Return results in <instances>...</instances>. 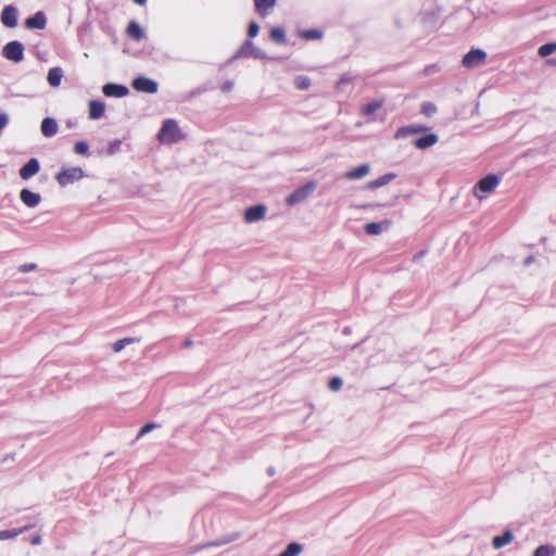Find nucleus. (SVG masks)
<instances>
[{
  "label": "nucleus",
  "mask_w": 556,
  "mask_h": 556,
  "mask_svg": "<svg viewBox=\"0 0 556 556\" xmlns=\"http://www.w3.org/2000/svg\"><path fill=\"white\" fill-rule=\"evenodd\" d=\"M184 138L182 132L175 119H165L157 135L160 142L172 144Z\"/></svg>",
  "instance_id": "f257e3e1"
},
{
  "label": "nucleus",
  "mask_w": 556,
  "mask_h": 556,
  "mask_svg": "<svg viewBox=\"0 0 556 556\" xmlns=\"http://www.w3.org/2000/svg\"><path fill=\"white\" fill-rule=\"evenodd\" d=\"M501 177L495 174L486 175L481 178L472 189V195L478 200H483L488 194L492 193L500 185Z\"/></svg>",
  "instance_id": "f03ea898"
},
{
  "label": "nucleus",
  "mask_w": 556,
  "mask_h": 556,
  "mask_svg": "<svg viewBox=\"0 0 556 556\" xmlns=\"http://www.w3.org/2000/svg\"><path fill=\"white\" fill-rule=\"evenodd\" d=\"M317 185L315 181H307L305 185L299 187L286 198V204L294 206L304 202L315 191Z\"/></svg>",
  "instance_id": "7ed1b4c3"
},
{
  "label": "nucleus",
  "mask_w": 556,
  "mask_h": 556,
  "mask_svg": "<svg viewBox=\"0 0 556 556\" xmlns=\"http://www.w3.org/2000/svg\"><path fill=\"white\" fill-rule=\"evenodd\" d=\"M84 176L85 173L80 167H68L59 172L55 179L60 186L65 187L70 184L80 180L84 178Z\"/></svg>",
  "instance_id": "20e7f679"
},
{
  "label": "nucleus",
  "mask_w": 556,
  "mask_h": 556,
  "mask_svg": "<svg viewBox=\"0 0 556 556\" xmlns=\"http://www.w3.org/2000/svg\"><path fill=\"white\" fill-rule=\"evenodd\" d=\"M2 55L14 63H20L24 59V46L17 40L8 42L2 49Z\"/></svg>",
  "instance_id": "39448f33"
},
{
  "label": "nucleus",
  "mask_w": 556,
  "mask_h": 556,
  "mask_svg": "<svg viewBox=\"0 0 556 556\" xmlns=\"http://www.w3.org/2000/svg\"><path fill=\"white\" fill-rule=\"evenodd\" d=\"M486 53L481 49H471L463 58L462 64L466 68H476L484 64Z\"/></svg>",
  "instance_id": "423d86ee"
},
{
  "label": "nucleus",
  "mask_w": 556,
  "mask_h": 556,
  "mask_svg": "<svg viewBox=\"0 0 556 556\" xmlns=\"http://www.w3.org/2000/svg\"><path fill=\"white\" fill-rule=\"evenodd\" d=\"M235 58H253V59H266V53L256 48L252 41H245L244 45L236 53Z\"/></svg>",
  "instance_id": "0eeeda50"
},
{
  "label": "nucleus",
  "mask_w": 556,
  "mask_h": 556,
  "mask_svg": "<svg viewBox=\"0 0 556 556\" xmlns=\"http://www.w3.org/2000/svg\"><path fill=\"white\" fill-rule=\"evenodd\" d=\"M131 86L135 90L146 93H156L159 89L157 83L147 77L135 78Z\"/></svg>",
  "instance_id": "6e6552de"
},
{
  "label": "nucleus",
  "mask_w": 556,
  "mask_h": 556,
  "mask_svg": "<svg viewBox=\"0 0 556 556\" xmlns=\"http://www.w3.org/2000/svg\"><path fill=\"white\" fill-rule=\"evenodd\" d=\"M267 208L263 204L250 206L244 211V222L248 224L256 223L265 218Z\"/></svg>",
  "instance_id": "1a4fd4ad"
},
{
  "label": "nucleus",
  "mask_w": 556,
  "mask_h": 556,
  "mask_svg": "<svg viewBox=\"0 0 556 556\" xmlns=\"http://www.w3.org/2000/svg\"><path fill=\"white\" fill-rule=\"evenodd\" d=\"M20 199L25 206L30 208L38 206L41 202V195L29 189H22L20 192Z\"/></svg>",
  "instance_id": "9d476101"
},
{
  "label": "nucleus",
  "mask_w": 556,
  "mask_h": 556,
  "mask_svg": "<svg viewBox=\"0 0 556 556\" xmlns=\"http://www.w3.org/2000/svg\"><path fill=\"white\" fill-rule=\"evenodd\" d=\"M40 169V164L37 159H30L21 169L20 176L24 180L30 179Z\"/></svg>",
  "instance_id": "9b49d317"
},
{
  "label": "nucleus",
  "mask_w": 556,
  "mask_h": 556,
  "mask_svg": "<svg viewBox=\"0 0 556 556\" xmlns=\"http://www.w3.org/2000/svg\"><path fill=\"white\" fill-rule=\"evenodd\" d=\"M1 22L7 27H15L17 24V10L12 5L5 7L1 13Z\"/></svg>",
  "instance_id": "f8f14e48"
},
{
  "label": "nucleus",
  "mask_w": 556,
  "mask_h": 556,
  "mask_svg": "<svg viewBox=\"0 0 556 556\" xmlns=\"http://www.w3.org/2000/svg\"><path fill=\"white\" fill-rule=\"evenodd\" d=\"M102 91L106 97L123 98L128 94V88L117 84H106L103 86Z\"/></svg>",
  "instance_id": "ddd939ff"
},
{
  "label": "nucleus",
  "mask_w": 556,
  "mask_h": 556,
  "mask_svg": "<svg viewBox=\"0 0 556 556\" xmlns=\"http://www.w3.org/2000/svg\"><path fill=\"white\" fill-rule=\"evenodd\" d=\"M47 24V18L43 12H36L33 16L25 21V25L29 29H43Z\"/></svg>",
  "instance_id": "4468645a"
},
{
  "label": "nucleus",
  "mask_w": 556,
  "mask_h": 556,
  "mask_svg": "<svg viewBox=\"0 0 556 556\" xmlns=\"http://www.w3.org/2000/svg\"><path fill=\"white\" fill-rule=\"evenodd\" d=\"M105 104L99 100H91L88 104V115L90 119H99L104 115Z\"/></svg>",
  "instance_id": "2eb2a0df"
},
{
  "label": "nucleus",
  "mask_w": 556,
  "mask_h": 556,
  "mask_svg": "<svg viewBox=\"0 0 556 556\" xmlns=\"http://www.w3.org/2000/svg\"><path fill=\"white\" fill-rule=\"evenodd\" d=\"M40 129L45 137L51 138L56 135L59 125L54 118L46 117L41 122Z\"/></svg>",
  "instance_id": "dca6fc26"
},
{
  "label": "nucleus",
  "mask_w": 556,
  "mask_h": 556,
  "mask_svg": "<svg viewBox=\"0 0 556 556\" xmlns=\"http://www.w3.org/2000/svg\"><path fill=\"white\" fill-rule=\"evenodd\" d=\"M370 173V166L368 164H362L358 167L348 170L344 177L349 180H358L366 177Z\"/></svg>",
  "instance_id": "f3484780"
},
{
  "label": "nucleus",
  "mask_w": 556,
  "mask_h": 556,
  "mask_svg": "<svg viewBox=\"0 0 556 556\" xmlns=\"http://www.w3.org/2000/svg\"><path fill=\"white\" fill-rule=\"evenodd\" d=\"M426 129L427 128L425 126L419 125V124L404 126V127H401V128H399L396 130V132L394 135V138L395 139L405 138V137H407L409 135L422 132Z\"/></svg>",
  "instance_id": "a211bd4d"
},
{
  "label": "nucleus",
  "mask_w": 556,
  "mask_h": 556,
  "mask_svg": "<svg viewBox=\"0 0 556 556\" xmlns=\"http://www.w3.org/2000/svg\"><path fill=\"white\" fill-rule=\"evenodd\" d=\"M390 226H391V222L388 219H384L379 223H368L365 226V231L367 235L377 236V235H380L382 231L389 229Z\"/></svg>",
  "instance_id": "6ab92c4d"
},
{
  "label": "nucleus",
  "mask_w": 556,
  "mask_h": 556,
  "mask_svg": "<svg viewBox=\"0 0 556 556\" xmlns=\"http://www.w3.org/2000/svg\"><path fill=\"white\" fill-rule=\"evenodd\" d=\"M395 178V174L393 173H388V174H384L382 176H380L379 178L377 179H374L369 182L366 184L365 188L367 190H376L380 187H383L386 185H388L389 182H391L393 179Z\"/></svg>",
  "instance_id": "aec40b11"
},
{
  "label": "nucleus",
  "mask_w": 556,
  "mask_h": 556,
  "mask_svg": "<svg viewBox=\"0 0 556 556\" xmlns=\"http://www.w3.org/2000/svg\"><path fill=\"white\" fill-rule=\"evenodd\" d=\"M514 533L510 530H506L503 535H496L492 540V546L495 549H500L514 541Z\"/></svg>",
  "instance_id": "412c9836"
},
{
  "label": "nucleus",
  "mask_w": 556,
  "mask_h": 556,
  "mask_svg": "<svg viewBox=\"0 0 556 556\" xmlns=\"http://www.w3.org/2000/svg\"><path fill=\"white\" fill-rule=\"evenodd\" d=\"M439 140L435 134H428L415 140L414 144L417 149L424 150L434 146Z\"/></svg>",
  "instance_id": "4be33fe9"
},
{
  "label": "nucleus",
  "mask_w": 556,
  "mask_h": 556,
  "mask_svg": "<svg viewBox=\"0 0 556 556\" xmlns=\"http://www.w3.org/2000/svg\"><path fill=\"white\" fill-rule=\"evenodd\" d=\"M63 78V71L61 67H52L49 70L47 75V80L49 85L53 88H56L61 85Z\"/></svg>",
  "instance_id": "5701e85b"
},
{
  "label": "nucleus",
  "mask_w": 556,
  "mask_h": 556,
  "mask_svg": "<svg viewBox=\"0 0 556 556\" xmlns=\"http://www.w3.org/2000/svg\"><path fill=\"white\" fill-rule=\"evenodd\" d=\"M256 11L265 16L276 4V0H254Z\"/></svg>",
  "instance_id": "b1692460"
},
{
  "label": "nucleus",
  "mask_w": 556,
  "mask_h": 556,
  "mask_svg": "<svg viewBox=\"0 0 556 556\" xmlns=\"http://www.w3.org/2000/svg\"><path fill=\"white\" fill-rule=\"evenodd\" d=\"M127 34L130 38L135 40H140L144 36V30L138 23L130 22L127 27Z\"/></svg>",
  "instance_id": "393cba45"
},
{
  "label": "nucleus",
  "mask_w": 556,
  "mask_h": 556,
  "mask_svg": "<svg viewBox=\"0 0 556 556\" xmlns=\"http://www.w3.org/2000/svg\"><path fill=\"white\" fill-rule=\"evenodd\" d=\"M533 556H556V546L552 544L540 545L533 552Z\"/></svg>",
  "instance_id": "a878e982"
},
{
  "label": "nucleus",
  "mask_w": 556,
  "mask_h": 556,
  "mask_svg": "<svg viewBox=\"0 0 556 556\" xmlns=\"http://www.w3.org/2000/svg\"><path fill=\"white\" fill-rule=\"evenodd\" d=\"M303 551V546L300 543H290L279 556H299Z\"/></svg>",
  "instance_id": "bb28decb"
},
{
  "label": "nucleus",
  "mask_w": 556,
  "mask_h": 556,
  "mask_svg": "<svg viewBox=\"0 0 556 556\" xmlns=\"http://www.w3.org/2000/svg\"><path fill=\"white\" fill-rule=\"evenodd\" d=\"M139 340L136 338H124L121 340L115 341L112 344V350L114 353L121 352L123 349H125L127 345L138 342Z\"/></svg>",
  "instance_id": "cd10ccee"
},
{
  "label": "nucleus",
  "mask_w": 556,
  "mask_h": 556,
  "mask_svg": "<svg viewBox=\"0 0 556 556\" xmlns=\"http://www.w3.org/2000/svg\"><path fill=\"white\" fill-rule=\"evenodd\" d=\"M353 79L354 77L350 73H344L336 83V89L338 91H343L345 87L353 81Z\"/></svg>",
  "instance_id": "c85d7f7f"
},
{
  "label": "nucleus",
  "mask_w": 556,
  "mask_h": 556,
  "mask_svg": "<svg viewBox=\"0 0 556 556\" xmlns=\"http://www.w3.org/2000/svg\"><path fill=\"white\" fill-rule=\"evenodd\" d=\"M25 529L26 528L11 529V530H1L0 531V541L13 540L17 535H20Z\"/></svg>",
  "instance_id": "c756f323"
},
{
  "label": "nucleus",
  "mask_w": 556,
  "mask_h": 556,
  "mask_svg": "<svg viewBox=\"0 0 556 556\" xmlns=\"http://www.w3.org/2000/svg\"><path fill=\"white\" fill-rule=\"evenodd\" d=\"M382 106V101H372L363 106L362 113L364 115H372Z\"/></svg>",
  "instance_id": "7c9ffc66"
},
{
  "label": "nucleus",
  "mask_w": 556,
  "mask_h": 556,
  "mask_svg": "<svg viewBox=\"0 0 556 556\" xmlns=\"http://www.w3.org/2000/svg\"><path fill=\"white\" fill-rule=\"evenodd\" d=\"M294 85L299 90H306L311 86V79L307 76L299 75L294 78Z\"/></svg>",
  "instance_id": "2f4dec72"
},
{
  "label": "nucleus",
  "mask_w": 556,
  "mask_h": 556,
  "mask_svg": "<svg viewBox=\"0 0 556 556\" xmlns=\"http://www.w3.org/2000/svg\"><path fill=\"white\" fill-rule=\"evenodd\" d=\"M556 51V42H548L539 48V55L546 58Z\"/></svg>",
  "instance_id": "473e14b6"
},
{
  "label": "nucleus",
  "mask_w": 556,
  "mask_h": 556,
  "mask_svg": "<svg viewBox=\"0 0 556 556\" xmlns=\"http://www.w3.org/2000/svg\"><path fill=\"white\" fill-rule=\"evenodd\" d=\"M270 38L278 42V43H285L286 42V35L282 28L280 27H274L270 30Z\"/></svg>",
  "instance_id": "72a5a7b5"
},
{
  "label": "nucleus",
  "mask_w": 556,
  "mask_h": 556,
  "mask_svg": "<svg viewBox=\"0 0 556 556\" xmlns=\"http://www.w3.org/2000/svg\"><path fill=\"white\" fill-rule=\"evenodd\" d=\"M74 152L79 155H88L89 146L86 141H78L74 144Z\"/></svg>",
  "instance_id": "f704fd0d"
},
{
  "label": "nucleus",
  "mask_w": 556,
  "mask_h": 556,
  "mask_svg": "<svg viewBox=\"0 0 556 556\" xmlns=\"http://www.w3.org/2000/svg\"><path fill=\"white\" fill-rule=\"evenodd\" d=\"M437 112V106L432 102H425L421 105V113L426 116H432Z\"/></svg>",
  "instance_id": "c9c22d12"
},
{
  "label": "nucleus",
  "mask_w": 556,
  "mask_h": 556,
  "mask_svg": "<svg viewBox=\"0 0 556 556\" xmlns=\"http://www.w3.org/2000/svg\"><path fill=\"white\" fill-rule=\"evenodd\" d=\"M122 141L119 139L112 140L108 146V154L113 155L121 150Z\"/></svg>",
  "instance_id": "e433bc0d"
},
{
  "label": "nucleus",
  "mask_w": 556,
  "mask_h": 556,
  "mask_svg": "<svg viewBox=\"0 0 556 556\" xmlns=\"http://www.w3.org/2000/svg\"><path fill=\"white\" fill-rule=\"evenodd\" d=\"M305 39H320L323 34L317 29L305 30L301 34Z\"/></svg>",
  "instance_id": "4c0bfd02"
},
{
  "label": "nucleus",
  "mask_w": 556,
  "mask_h": 556,
  "mask_svg": "<svg viewBox=\"0 0 556 556\" xmlns=\"http://www.w3.org/2000/svg\"><path fill=\"white\" fill-rule=\"evenodd\" d=\"M157 427H159V426H157L156 424H154V422H149V424H147L144 427H142V428L140 429V431L138 432V435H137V437H138V438H141V437H143L144 434L149 433L150 431H152V430L156 429Z\"/></svg>",
  "instance_id": "58836bf2"
},
{
  "label": "nucleus",
  "mask_w": 556,
  "mask_h": 556,
  "mask_svg": "<svg viewBox=\"0 0 556 556\" xmlns=\"http://www.w3.org/2000/svg\"><path fill=\"white\" fill-rule=\"evenodd\" d=\"M329 388L330 390L332 391H339L341 388H342V379L339 378V377H333L330 381H329Z\"/></svg>",
  "instance_id": "ea45409f"
},
{
  "label": "nucleus",
  "mask_w": 556,
  "mask_h": 556,
  "mask_svg": "<svg viewBox=\"0 0 556 556\" xmlns=\"http://www.w3.org/2000/svg\"><path fill=\"white\" fill-rule=\"evenodd\" d=\"M260 30V26L255 22H251L249 25V36L250 37H256Z\"/></svg>",
  "instance_id": "a19ab883"
},
{
  "label": "nucleus",
  "mask_w": 556,
  "mask_h": 556,
  "mask_svg": "<svg viewBox=\"0 0 556 556\" xmlns=\"http://www.w3.org/2000/svg\"><path fill=\"white\" fill-rule=\"evenodd\" d=\"M9 123V116L5 113L0 114V132Z\"/></svg>",
  "instance_id": "79ce46f5"
},
{
  "label": "nucleus",
  "mask_w": 556,
  "mask_h": 556,
  "mask_svg": "<svg viewBox=\"0 0 556 556\" xmlns=\"http://www.w3.org/2000/svg\"><path fill=\"white\" fill-rule=\"evenodd\" d=\"M233 88V83L232 81H225L222 86H220V90L223 92H229L231 91Z\"/></svg>",
  "instance_id": "37998d69"
},
{
  "label": "nucleus",
  "mask_w": 556,
  "mask_h": 556,
  "mask_svg": "<svg viewBox=\"0 0 556 556\" xmlns=\"http://www.w3.org/2000/svg\"><path fill=\"white\" fill-rule=\"evenodd\" d=\"M36 267H37V266H36V264H34V263H29V264H25V265H23V266H22V270H23V271H25V273H26V271H31V270H35V269H36Z\"/></svg>",
  "instance_id": "c03bdc74"
},
{
  "label": "nucleus",
  "mask_w": 556,
  "mask_h": 556,
  "mask_svg": "<svg viewBox=\"0 0 556 556\" xmlns=\"http://www.w3.org/2000/svg\"><path fill=\"white\" fill-rule=\"evenodd\" d=\"M266 473L269 476V477H274L276 475V468L274 466H269L267 469H266Z\"/></svg>",
  "instance_id": "a18cd8bd"
},
{
  "label": "nucleus",
  "mask_w": 556,
  "mask_h": 556,
  "mask_svg": "<svg viewBox=\"0 0 556 556\" xmlns=\"http://www.w3.org/2000/svg\"><path fill=\"white\" fill-rule=\"evenodd\" d=\"M41 543V538L40 535H36L35 538H33L31 540V544L34 545H39Z\"/></svg>",
  "instance_id": "49530a36"
},
{
  "label": "nucleus",
  "mask_w": 556,
  "mask_h": 556,
  "mask_svg": "<svg viewBox=\"0 0 556 556\" xmlns=\"http://www.w3.org/2000/svg\"><path fill=\"white\" fill-rule=\"evenodd\" d=\"M134 2L139 5H143L147 2V0H134Z\"/></svg>",
  "instance_id": "de8ad7c7"
},
{
  "label": "nucleus",
  "mask_w": 556,
  "mask_h": 556,
  "mask_svg": "<svg viewBox=\"0 0 556 556\" xmlns=\"http://www.w3.org/2000/svg\"><path fill=\"white\" fill-rule=\"evenodd\" d=\"M549 64H556V62H554L553 60H548L547 61Z\"/></svg>",
  "instance_id": "09e8293b"
},
{
  "label": "nucleus",
  "mask_w": 556,
  "mask_h": 556,
  "mask_svg": "<svg viewBox=\"0 0 556 556\" xmlns=\"http://www.w3.org/2000/svg\"><path fill=\"white\" fill-rule=\"evenodd\" d=\"M529 263H531V258L530 257L526 261V264H529Z\"/></svg>",
  "instance_id": "8fccbe9b"
}]
</instances>
